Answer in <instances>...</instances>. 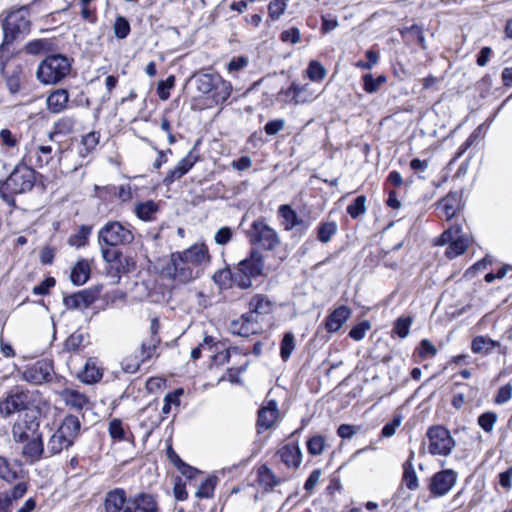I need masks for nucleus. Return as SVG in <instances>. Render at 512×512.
<instances>
[{"label": "nucleus", "mask_w": 512, "mask_h": 512, "mask_svg": "<svg viewBox=\"0 0 512 512\" xmlns=\"http://www.w3.org/2000/svg\"><path fill=\"white\" fill-rule=\"evenodd\" d=\"M100 135L97 132H90L85 135L81 140V147L79 150V154L82 157H86L90 152H92L99 143Z\"/></svg>", "instance_id": "a19ab883"}, {"label": "nucleus", "mask_w": 512, "mask_h": 512, "mask_svg": "<svg viewBox=\"0 0 512 512\" xmlns=\"http://www.w3.org/2000/svg\"><path fill=\"white\" fill-rule=\"evenodd\" d=\"M53 372L52 362L47 359H42L26 367L22 372V379L33 385H40L50 381Z\"/></svg>", "instance_id": "4468645a"}, {"label": "nucleus", "mask_w": 512, "mask_h": 512, "mask_svg": "<svg viewBox=\"0 0 512 512\" xmlns=\"http://www.w3.org/2000/svg\"><path fill=\"white\" fill-rule=\"evenodd\" d=\"M281 224L286 231H293L294 235L301 237L310 227L309 221L299 217L290 205L283 204L278 208Z\"/></svg>", "instance_id": "f8f14e48"}, {"label": "nucleus", "mask_w": 512, "mask_h": 512, "mask_svg": "<svg viewBox=\"0 0 512 512\" xmlns=\"http://www.w3.org/2000/svg\"><path fill=\"white\" fill-rule=\"evenodd\" d=\"M81 423L77 416L67 415L57 430L73 442L80 434Z\"/></svg>", "instance_id": "7c9ffc66"}, {"label": "nucleus", "mask_w": 512, "mask_h": 512, "mask_svg": "<svg viewBox=\"0 0 512 512\" xmlns=\"http://www.w3.org/2000/svg\"><path fill=\"white\" fill-rule=\"evenodd\" d=\"M123 512H160V509L153 495L140 493L129 498Z\"/></svg>", "instance_id": "f3484780"}, {"label": "nucleus", "mask_w": 512, "mask_h": 512, "mask_svg": "<svg viewBox=\"0 0 512 512\" xmlns=\"http://www.w3.org/2000/svg\"><path fill=\"white\" fill-rule=\"evenodd\" d=\"M0 73L5 79L7 88L11 94H16L21 89L23 69L21 64L12 61L9 57H3L0 52Z\"/></svg>", "instance_id": "9b49d317"}, {"label": "nucleus", "mask_w": 512, "mask_h": 512, "mask_svg": "<svg viewBox=\"0 0 512 512\" xmlns=\"http://www.w3.org/2000/svg\"><path fill=\"white\" fill-rule=\"evenodd\" d=\"M90 233L91 228L89 226H81L75 234L70 235L68 238L69 245L75 247L84 246L87 243Z\"/></svg>", "instance_id": "49530a36"}, {"label": "nucleus", "mask_w": 512, "mask_h": 512, "mask_svg": "<svg viewBox=\"0 0 512 512\" xmlns=\"http://www.w3.org/2000/svg\"><path fill=\"white\" fill-rule=\"evenodd\" d=\"M114 34L118 39L126 38L130 33V24L123 16H118L113 25Z\"/></svg>", "instance_id": "6e6d98bb"}, {"label": "nucleus", "mask_w": 512, "mask_h": 512, "mask_svg": "<svg viewBox=\"0 0 512 512\" xmlns=\"http://www.w3.org/2000/svg\"><path fill=\"white\" fill-rule=\"evenodd\" d=\"M352 311L346 305L335 308L325 319L323 326L329 333H335L341 329L351 317Z\"/></svg>", "instance_id": "aec40b11"}, {"label": "nucleus", "mask_w": 512, "mask_h": 512, "mask_svg": "<svg viewBox=\"0 0 512 512\" xmlns=\"http://www.w3.org/2000/svg\"><path fill=\"white\" fill-rule=\"evenodd\" d=\"M470 240L467 235L463 234L460 238H457L451 245H449L445 251V255L449 259H453L461 254H463L468 246Z\"/></svg>", "instance_id": "c9c22d12"}, {"label": "nucleus", "mask_w": 512, "mask_h": 512, "mask_svg": "<svg viewBox=\"0 0 512 512\" xmlns=\"http://www.w3.org/2000/svg\"><path fill=\"white\" fill-rule=\"evenodd\" d=\"M458 203L459 196L457 193H449L440 201L439 205L447 219H451L455 215Z\"/></svg>", "instance_id": "58836bf2"}, {"label": "nucleus", "mask_w": 512, "mask_h": 512, "mask_svg": "<svg viewBox=\"0 0 512 512\" xmlns=\"http://www.w3.org/2000/svg\"><path fill=\"white\" fill-rule=\"evenodd\" d=\"M366 196L360 195L347 207V213L351 218L356 219L366 212Z\"/></svg>", "instance_id": "09e8293b"}, {"label": "nucleus", "mask_w": 512, "mask_h": 512, "mask_svg": "<svg viewBox=\"0 0 512 512\" xmlns=\"http://www.w3.org/2000/svg\"><path fill=\"white\" fill-rule=\"evenodd\" d=\"M229 329L231 333L241 337H249L256 334L259 330L257 317L253 313L243 314L239 319L230 323Z\"/></svg>", "instance_id": "dca6fc26"}, {"label": "nucleus", "mask_w": 512, "mask_h": 512, "mask_svg": "<svg viewBox=\"0 0 512 512\" xmlns=\"http://www.w3.org/2000/svg\"><path fill=\"white\" fill-rule=\"evenodd\" d=\"M512 398V385L510 383L500 387L494 398V402L497 405L507 403Z\"/></svg>", "instance_id": "0e129e2a"}, {"label": "nucleus", "mask_w": 512, "mask_h": 512, "mask_svg": "<svg viewBox=\"0 0 512 512\" xmlns=\"http://www.w3.org/2000/svg\"><path fill=\"white\" fill-rule=\"evenodd\" d=\"M109 434L114 440L122 441L125 439V430L120 419H113L109 423Z\"/></svg>", "instance_id": "680f3d73"}, {"label": "nucleus", "mask_w": 512, "mask_h": 512, "mask_svg": "<svg viewBox=\"0 0 512 512\" xmlns=\"http://www.w3.org/2000/svg\"><path fill=\"white\" fill-rule=\"evenodd\" d=\"M51 43L45 39H36L29 41L25 47L24 51L30 55H38L50 50Z\"/></svg>", "instance_id": "37998d69"}, {"label": "nucleus", "mask_w": 512, "mask_h": 512, "mask_svg": "<svg viewBox=\"0 0 512 512\" xmlns=\"http://www.w3.org/2000/svg\"><path fill=\"white\" fill-rule=\"evenodd\" d=\"M33 402L32 393L22 386L11 388L0 400V415L9 418L15 413L27 411Z\"/></svg>", "instance_id": "423d86ee"}, {"label": "nucleus", "mask_w": 512, "mask_h": 512, "mask_svg": "<svg viewBox=\"0 0 512 512\" xmlns=\"http://www.w3.org/2000/svg\"><path fill=\"white\" fill-rule=\"evenodd\" d=\"M210 262L205 244H195L182 252L172 253L163 260L161 268L164 277L175 283L186 284L199 278L204 267Z\"/></svg>", "instance_id": "f257e3e1"}, {"label": "nucleus", "mask_w": 512, "mask_h": 512, "mask_svg": "<svg viewBox=\"0 0 512 512\" xmlns=\"http://www.w3.org/2000/svg\"><path fill=\"white\" fill-rule=\"evenodd\" d=\"M437 354L436 347L428 339H423L418 347L420 358L434 357Z\"/></svg>", "instance_id": "69168bd1"}, {"label": "nucleus", "mask_w": 512, "mask_h": 512, "mask_svg": "<svg viewBox=\"0 0 512 512\" xmlns=\"http://www.w3.org/2000/svg\"><path fill=\"white\" fill-rule=\"evenodd\" d=\"M308 88V85L300 86L299 84L293 82L290 86V91H292V101L294 104H304L311 102L313 99H315V96L310 95L308 97H303L302 94L305 92Z\"/></svg>", "instance_id": "8fccbe9b"}, {"label": "nucleus", "mask_w": 512, "mask_h": 512, "mask_svg": "<svg viewBox=\"0 0 512 512\" xmlns=\"http://www.w3.org/2000/svg\"><path fill=\"white\" fill-rule=\"evenodd\" d=\"M83 341L84 335L72 334L65 340L64 347L67 351H76L82 346Z\"/></svg>", "instance_id": "774afa93"}, {"label": "nucleus", "mask_w": 512, "mask_h": 512, "mask_svg": "<svg viewBox=\"0 0 512 512\" xmlns=\"http://www.w3.org/2000/svg\"><path fill=\"white\" fill-rule=\"evenodd\" d=\"M2 29L4 41L10 43L19 36H23L29 32L30 20L22 10L11 12L3 21Z\"/></svg>", "instance_id": "9d476101"}, {"label": "nucleus", "mask_w": 512, "mask_h": 512, "mask_svg": "<svg viewBox=\"0 0 512 512\" xmlns=\"http://www.w3.org/2000/svg\"><path fill=\"white\" fill-rule=\"evenodd\" d=\"M371 328V324L369 321L365 320V321H362L361 323L355 325L349 332V336L354 339L355 341H360L362 340L367 331L370 330Z\"/></svg>", "instance_id": "e2e57ef3"}, {"label": "nucleus", "mask_w": 512, "mask_h": 512, "mask_svg": "<svg viewBox=\"0 0 512 512\" xmlns=\"http://www.w3.org/2000/svg\"><path fill=\"white\" fill-rule=\"evenodd\" d=\"M257 478L260 486L265 491H272L274 487L285 481V479L276 476L275 473L267 465H261L258 468Z\"/></svg>", "instance_id": "b1692460"}, {"label": "nucleus", "mask_w": 512, "mask_h": 512, "mask_svg": "<svg viewBox=\"0 0 512 512\" xmlns=\"http://www.w3.org/2000/svg\"><path fill=\"white\" fill-rule=\"evenodd\" d=\"M456 481L457 473L452 469H444L430 478L428 489L432 497H443L450 492Z\"/></svg>", "instance_id": "ddd939ff"}, {"label": "nucleus", "mask_w": 512, "mask_h": 512, "mask_svg": "<svg viewBox=\"0 0 512 512\" xmlns=\"http://www.w3.org/2000/svg\"><path fill=\"white\" fill-rule=\"evenodd\" d=\"M307 75L312 81H321L326 75V70L318 61L312 60L307 68Z\"/></svg>", "instance_id": "4d7b16f0"}, {"label": "nucleus", "mask_w": 512, "mask_h": 512, "mask_svg": "<svg viewBox=\"0 0 512 512\" xmlns=\"http://www.w3.org/2000/svg\"><path fill=\"white\" fill-rule=\"evenodd\" d=\"M263 271L262 255L258 251L252 250L247 258L240 261L233 271L228 273L235 285L247 289L251 287L252 279L261 276Z\"/></svg>", "instance_id": "20e7f679"}, {"label": "nucleus", "mask_w": 512, "mask_h": 512, "mask_svg": "<svg viewBox=\"0 0 512 512\" xmlns=\"http://www.w3.org/2000/svg\"><path fill=\"white\" fill-rule=\"evenodd\" d=\"M337 231L338 226L336 222H321L317 228V238L322 243H328Z\"/></svg>", "instance_id": "4c0bfd02"}, {"label": "nucleus", "mask_w": 512, "mask_h": 512, "mask_svg": "<svg viewBox=\"0 0 512 512\" xmlns=\"http://www.w3.org/2000/svg\"><path fill=\"white\" fill-rule=\"evenodd\" d=\"M273 304L267 296L262 294L254 295L249 301V313L256 315H265L272 311Z\"/></svg>", "instance_id": "c756f323"}, {"label": "nucleus", "mask_w": 512, "mask_h": 512, "mask_svg": "<svg viewBox=\"0 0 512 512\" xmlns=\"http://www.w3.org/2000/svg\"><path fill=\"white\" fill-rule=\"evenodd\" d=\"M158 210L157 203L152 200L137 203L134 208L136 216L142 221H153Z\"/></svg>", "instance_id": "72a5a7b5"}, {"label": "nucleus", "mask_w": 512, "mask_h": 512, "mask_svg": "<svg viewBox=\"0 0 512 512\" xmlns=\"http://www.w3.org/2000/svg\"><path fill=\"white\" fill-rule=\"evenodd\" d=\"M249 239L253 245L264 250H273L280 244V238L275 229L263 220H256L249 230Z\"/></svg>", "instance_id": "6e6552de"}, {"label": "nucleus", "mask_w": 512, "mask_h": 512, "mask_svg": "<svg viewBox=\"0 0 512 512\" xmlns=\"http://www.w3.org/2000/svg\"><path fill=\"white\" fill-rule=\"evenodd\" d=\"M234 236V231L227 226L221 227L214 235V241L217 245L224 246L228 244Z\"/></svg>", "instance_id": "bf43d9fd"}, {"label": "nucleus", "mask_w": 512, "mask_h": 512, "mask_svg": "<svg viewBox=\"0 0 512 512\" xmlns=\"http://www.w3.org/2000/svg\"><path fill=\"white\" fill-rule=\"evenodd\" d=\"M73 443L71 439L62 434L59 430H56L48 440L47 452L50 456L59 454L62 450L72 446Z\"/></svg>", "instance_id": "bb28decb"}, {"label": "nucleus", "mask_w": 512, "mask_h": 512, "mask_svg": "<svg viewBox=\"0 0 512 512\" xmlns=\"http://www.w3.org/2000/svg\"><path fill=\"white\" fill-rule=\"evenodd\" d=\"M497 419L498 415L495 412H485L478 417L477 423L486 433H491Z\"/></svg>", "instance_id": "3c124183"}, {"label": "nucleus", "mask_w": 512, "mask_h": 512, "mask_svg": "<svg viewBox=\"0 0 512 512\" xmlns=\"http://www.w3.org/2000/svg\"><path fill=\"white\" fill-rule=\"evenodd\" d=\"M97 291L84 289L64 298V305L67 309L84 310L97 299Z\"/></svg>", "instance_id": "6ab92c4d"}, {"label": "nucleus", "mask_w": 512, "mask_h": 512, "mask_svg": "<svg viewBox=\"0 0 512 512\" xmlns=\"http://www.w3.org/2000/svg\"><path fill=\"white\" fill-rule=\"evenodd\" d=\"M197 161L198 157L190 151L185 157L179 160L173 168L166 172L162 180L164 186L170 187L175 181L180 180L193 168Z\"/></svg>", "instance_id": "2eb2a0df"}, {"label": "nucleus", "mask_w": 512, "mask_h": 512, "mask_svg": "<svg viewBox=\"0 0 512 512\" xmlns=\"http://www.w3.org/2000/svg\"><path fill=\"white\" fill-rule=\"evenodd\" d=\"M278 414L277 403L275 401H270L266 407L260 409L257 420L258 432L260 433L261 429H270L274 425Z\"/></svg>", "instance_id": "412c9836"}, {"label": "nucleus", "mask_w": 512, "mask_h": 512, "mask_svg": "<svg viewBox=\"0 0 512 512\" xmlns=\"http://www.w3.org/2000/svg\"><path fill=\"white\" fill-rule=\"evenodd\" d=\"M362 81L364 91L372 94L379 90L380 86L387 81V78L384 75L374 78L372 74L368 73L362 76Z\"/></svg>", "instance_id": "79ce46f5"}, {"label": "nucleus", "mask_w": 512, "mask_h": 512, "mask_svg": "<svg viewBox=\"0 0 512 512\" xmlns=\"http://www.w3.org/2000/svg\"><path fill=\"white\" fill-rule=\"evenodd\" d=\"M102 377V373L95 363L88 361L80 375L81 381L87 384H92L99 381Z\"/></svg>", "instance_id": "ea45409f"}, {"label": "nucleus", "mask_w": 512, "mask_h": 512, "mask_svg": "<svg viewBox=\"0 0 512 512\" xmlns=\"http://www.w3.org/2000/svg\"><path fill=\"white\" fill-rule=\"evenodd\" d=\"M28 161L35 167L42 168L43 166L49 165L53 160L51 146H36L31 149L26 156Z\"/></svg>", "instance_id": "5701e85b"}, {"label": "nucleus", "mask_w": 512, "mask_h": 512, "mask_svg": "<svg viewBox=\"0 0 512 512\" xmlns=\"http://www.w3.org/2000/svg\"><path fill=\"white\" fill-rule=\"evenodd\" d=\"M36 172L27 165L19 164L5 180L6 188L17 194H24L31 191L35 185Z\"/></svg>", "instance_id": "1a4fd4ad"}, {"label": "nucleus", "mask_w": 512, "mask_h": 512, "mask_svg": "<svg viewBox=\"0 0 512 512\" xmlns=\"http://www.w3.org/2000/svg\"><path fill=\"white\" fill-rule=\"evenodd\" d=\"M69 101V94L66 89H57L47 98V107L53 113L62 112Z\"/></svg>", "instance_id": "a878e982"}, {"label": "nucleus", "mask_w": 512, "mask_h": 512, "mask_svg": "<svg viewBox=\"0 0 512 512\" xmlns=\"http://www.w3.org/2000/svg\"><path fill=\"white\" fill-rule=\"evenodd\" d=\"M278 455L287 467L298 468L302 462V452L298 444L283 446L278 451Z\"/></svg>", "instance_id": "4be33fe9"}, {"label": "nucleus", "mask_w": 512, "mask_h": 512, "mask_svg": "<svg viewBox=\"0 0 512 512\" xmlns=\"http://www.w3.org/2000/svg\"><path fill=\"white\" fill-rule=\"evenodd\" d=\"M232 85L229 81L224 80L221 76L216 78V84L212 92L211 97L215 104L224 103L231 95Z\"/></svg>", "instance_id": "2f4dec72"}, {"label": "nucleus", "mask_w": 512, "mask_h": 512, "mask_svg": "<svg viewBox=\"0 0 512 512\" xmlns=\"http://www.w3.org/2000/svg\"><path fill=\"white\" fill-rule=\"evenodd\" d=\"M40 422L34 411H26L12 425L11 434L14 443L23 444L21 455L27 463L39 461L44 454Z\"/></svg>", "instance_id": "f03ea898"}, {"label": "nucleus", "mask_w": 512, "mask_h": 512, "mask_svg": "<svg viewBox=\"0 0 512 512\" xmlns=\"http://www.w3.org/2000/svg\"><path fill=\"white\" fill-rule=\"evenodd\" d=\"M160 343L161 338L156 336L149 337L148 339L144 340L141 343L139 349L136 350L137 354L139 355V359H141L143 363H146L154 356H157V349Z\"/></svg>", "instance_id": "cd10ccee"}, {"label": "nucleus", "mask_w": 512, "mask_h": 512, "mask_svg": "<svg viewBox=\"0 0 512 512\" xmlns=\"http://www.w3.org/2000/svg\"><path fill=\"white\" fill-rule=\"evenodd\" d=\"M428 451L434 456H449L456 446V441L449 430L442 425H435L427 430Z\"/></svg>", "instance_id": "0eeeda50"}, {"label": "nucleus", "mask_w": 512, "mask_h": 512, "mask_svg": "<svg viewBox=\"0 0 512 512\" xmlns=\"http://www.w3.org/2000/svg\"><path fill=\"white\" fill-rule=\"evenodd\" d=\"M325 447V439L323 436L316 435L311 437L307 442V450L311 455H320Z\"/></svg>", "instance_id": "13d9d810"}, {"label": "nucleus", "mask_w": 512, "mask_h": 512, "mask_svg": "<svg viewBox=\"0 0 512 512\" xmlns=\"http://www.w3.org/2000/svg\"><path fill=\"white\" fill-rule=\"evenodd\" d=\"M413 455L414 453L412 452L409 459L403 465L404 472L402 479L405 486L411 491L419 487L418 477L412 464Z\"/></svg>", "instance_id": "f704fd0d"}, {"label": "nucleus", "mask_w": 512, "mask_h": 512, "mask_svg": "<svg viewBox=\"0 0 512 512\" xmlns=\"http://www.w3.org/2000/svg\"><path fill=\"white\" fill-rule=\"evenodd\" d=\"M14 195H17V193H14L9 188H6L5 181L0 182V198L4 203H6L8 206L12 208L16 207Z\"/></svg>", "instance_id": "338daca9"}, {"label": "nucleus", "mask_w": 512, "mask_h": 512, "mask_svg": "<svg viewBox=\"0 0 512 512\" xmlns=\"http://www.w3.org/2000/svg\"><path fill=\"white\" fill-rule=\"evenodd\" d=\"M216 485V478L209 477L201 482L195 495L197 498H210L213 495V491Z\"/></svg>", "instance_id": "864d4df0"}, {"label": "nucleus", "mask_w": 512, "mask_h": 512, "mask_svg": "<svg viewBox=\"0 0 512 512\" xmlns=\"http://www.w3.org/2000/svg\"><path fill=\"white\" fill-rule=\"evenodd\" d=\"M498 341L492 340L486 336H476L471 343V350L475 354H490L495 348L500 347Z\"/></svg>", "instance_id": "c85d7f7f"}, {"label": "nucleus", "mask_w": 512, "mask_h": 512, "mask_svg": "<svg viewBox=\"0 0 512 512\" xmlns=\"http://www.w3.org/2000/svg\"><path fill=\"white\" fill-rule=\"evenodd\" d=\"M294 349H295L294 335L291 332H287V333H285V335L281 341V345H280V356H281L282 360L287 361L290 358Z\"/></svg>", "instance_id": "de8ad7c7"}, {"label": "nucleus", "mask_w": 512, "mask_h": 512, "mask_svg": "<svg viewBox=\"0 0 512 512\" xmlns=\"http://www.w3.org/2000/svg\"><path fill=\"white\" fill-rule=\"evenodd\" d=\"M463 234L464 233L462 232V228L460 226H453V227L445 230L442 233L437 244H440V245L448 244V246H449L457 238H460Z\"/></svg>", "instance_id": "5fc2aeb1"}, {"label": "nucleus", "mask_w": 512, "mask_h": 512, "mask_svg": "<svg viewBox=\"0 0 512 512\" xmlns=\"http://www.w3.org/2000/svg\"><path fill=\"white\" fill-rule=\"evenodd\" d=\"M144 364L141 359H139V355L135 351L133 354H130L123 358L121 361V367L124 372L134 374L136 373L141 365Z\"/></svg>", "instance_id": "a18cd8bd"}, {"label": "nucleus", "mask_w": 512, "mask_h": 512, "mask_svg": "<svg viewBox=\"0 0 512 512\" xmlns=\"http://www.w3.org/2000/svg\"><path fill=\"white\" fill-rule=\"evenodd\" d=\"M288 0H273L268 5L269 15L272 19H278L286 10Z\"/></svg>", "instance_id": "052dcab7"}, {"label": "nucleus", "mask_w": 512, "mask_h": 512, "mask_svg": "<svg viewBox=\"0 0 512 512\" xmlns=\"http://www.w3.org/2000/svg\"><path fill=\"white\" fill-rule=\"evenodd\" d=\"M134 233L130 225L118 221L107 222L98 232V241L101 245L117 247L132 243Z\"/></svg>", "instance_id": "39448f33"}, {"label": "nucleus", "mask_w": 512, "mask_h": 512, "mask_svg": "<svg viewBox=\"0 0 512 512\" xmlns=\"http://www.w3.org/2000/svg\"><path fill=\"white\" fill-rule=\"evenodd\" d=\"M0 478L7 483H12L18 478L17 471L11 466L8 459L3 456H0Z\"/></svg>", "instance_id": "c03bdc74"}, {"label": "nucleus", "mask_w": 512, "mask_h": 512, "mask_svg": "<svg viewBox=\"0 0 512 512\" xmlns=\"http://www.w3.org/2000/svg\"><path fill=\"white\" fill-rule=\"evenodd\" d=\"M90 278V265L86 260L78 261L72 268L70 279L74 285H83Z\"/></svg>", "instance_id": "473e14b6"}, {"label": "nucleus", "mask_w": 512, "mask_h": 512, "mask_svg": "<svg viewBox=\"0 0 512 512\" xmlns=\"http://www.w3.org/2000/svg\"><path fill=\"white\" fill-rule=\"evenodd\" d=\"M219 74H211V73H203L199 74L196 82H197V89L201 93L204 94H210V92L213 91L215 84H216V78H219Z\"/></svg>", "instance_id": "e433bc0d"}, {"label": "nucleus", "mask_w": 512, "mask_h": 512, "mask_svg": "<svg viewBox=\"0 0 512 512\" xmlns=\"http://www.w3.org/2000/svg\"><path fill=\"white\" fill-rule=\"evenodd\" d=\"M70 60L62 54H52L40 62L36 70V78L44 85H55L62 81L70 72Z\"/></svg>", "instance_id": "7ed1b4c3"}, {"label": "nucleus", "mask_w": 512, "mask_h": 512, "mask_svg": "<svg viewBox=\"0 0 512 512\" xmlns=\"http://www.w3.org/2000/svg\"><path fill=\"white\" fill-rule=\"evenodd\" d=\"M130 497L122 488L109 490L104 497L102 507L104 512H123Z\"/></svg>", "instance_id": "a211bd4d"}, {"label": "nucleus", "mask_w": 512, "mask_h": 512, "mask_svg": "<svg viewBox=\"0 0 512 512\" xmlns=\"http://www.w3.org/2000/svg\"><path fill=\"white\" fill-rule=\"evenodd\" d=\"M59 396L66 405L78 410L84 408L88 404L87 396L75 389L65 388L59 392Z\"/></svg>", "instance_id": "393cba45"}, {"label": "nucleus", "mask_w": 512, "mask_h": 512, "mask_svg": "<svg viewBox=\"0 0 512 512\" xmlns=\"http://www.w3.org/2000/svg\"><path fill=\"white\" fill-rule=\"evenodd\" d=\"M413 323V319L410 316L399 317L394 324L393 331L402 339L409 335L410 326Z\"/></svg>", "instance_id": "603ef678"}]
</instances>
